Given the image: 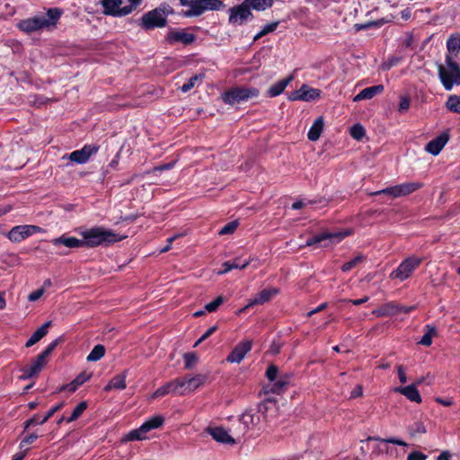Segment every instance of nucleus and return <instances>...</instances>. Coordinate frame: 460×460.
<instances>
[{
    "mask_svg": "<svg viewBox=\"0 0 460 460\" xmlns=\"http://www.w3.org/2000/svg\"><path fill=\"white\" fill-rule=\"evenodd\" d=\"M237 226L238 223L236 221L229 222L220 229L219 234L225 235L233 234L236 230Z\"/></svg>",
    "mask_w": 460,
    "mask_h": 460,
    "instance_id": "nucleus-49",
    "label": "nucleus"
},
{
    "mask_svg": "<svg viewBox=\"0 0 460 460\" xmlns=\"http://www.w3.org/2000/svg\"><path fill=\"white\" fill-rule=\"evenodd\" d=\"M207 380V376L199 374L193 376H186L179 378L181 395L193 393L196 389L201 386Z\"/></svg>",
    "mask_w": 460,
    "mask_h": 460,
    "instance_id": "nucleus-12",
    "label": "nucleus"
},
{
    "mask_svg": "<svg viewBox=\"0 0 460 460\" xmlns=\"http://www.w3.org/2000/svg\"><path fill=\"white\" fill-rule=\"evenodd\" d=\"M381 194L389 195L393 198L402 197L400 194L398 185L388 187V188H385V189H383L381 190H377V191L372 193V195H381Z\"/></svg>",
    "mask_w": 460,
    "mask_h": 460,
    "instance_id": "nucleus-44",
    "label": "nucleus"
},
{
    "mask_svg": "<svg viewBox=\"0 0 460 460\" xmlns=\"http://www.w3.org/2000/svg\"><path fill=\"white\" fill-rule=\"evenodd\" d=\"M166 40L171 44L181 42L188 45L195 40V35L185 31V30L170 29L166 35Z\"/></svg>",
    "mask_w": 460,
    "mask_h": 460,
    "instance_id": "nucleus-18",
    "label": "nucleus"
},
{
    "mask_svg": "<svg viewBox=\"0 0 460 460\" xmlns=\"http://www.w3.org/2000/svg\"><path fill=\"white\" fill-rule=\"evenodd\" d=\"M164 423V418L162 415H155L146 420L139 428L129 431L125 436L127 441H138L146 439V434L162 427Z\"/></svg>",
    "mask_w": 460,
    "mask_h": 460,
    "instance_id": "nucleus-7",
    "label": "nucleus"
},
{
    "mask_svg": "<svg viewBox=\"0 0 460 460\" xmlns=\"http://www.w3.org/2000/svg\"><path fill=\"white\" fill-rule=\"evenodd\" d=\"M80 385H77L75 383V380H73L71 383L66 385L65 386L62 387L63 390H66L69 393H74L77 390V388L79 387Z\"/></svg>",
    "mask_w": 460,
    "mask_h": 460,
    "instance_id": "nucleus-63",
    "label": "nucleus"
},
{
    "mask_svg": "<svg viewBox=\"0 0 460 460\" xmlns=\"http://www.w3.org/2000/svg\"><path fill=\"white\" fill-rule=\"evenodd\" d=\"M167 394H169V391H168V387H167L166 384H164V385L160 386L154 392L151 398L163 397Z\"/></svg>",
    "mask_w": 460,
    "mask_h": 460,
    "instance_id": "nucleus-55",
    "label": "nucleus"
},
{
    "mask_svg": "<svg viewBox=\"0 0 460 460\" xmlns=\"http://www.w3.org/2000/svg\"><path fill=\"white\" fill-rule=\"evenodd\" d=\"M18 27L22 31L27 33L40 31L46 28L44 16H34L28 19L22 20L18 23Z\"/></svg>",
    "mask_w": 460,
    "mask_h": 460,
    "instance_id": "nucleus-17",
    "label": "nucleus"
},
{
    "mask_svg": "<svg viewBox=\"0 0 460 460\" xmlns=\"http://www.w3.org/2000/svg\"><path fill=\"white\" fill-rule=\"evenodd\" d=\"M181 5L189 7L182 11L185 18L198 17L207 11H218L225 7L221 0H179Z\"/></svg>",
    "mask_w": 460,
    "mask_h": 460,
    "instance_id": "nucleus-2",
    "label": "nucleus"
},
{
    "mask_svg": "<svg viewBox=\"0 0 460 460\" xmlns=\"http://www.w3.org/2000/svg\"><path fill=\"white\" fill-rule=\"evenodd\" d=\"M266 376L270 382H274L277 378L279 377V369L276 366L270 365L266 371Z\"/></svg>",
    "mask_w": 460,
    "mask_h": 460,
    "instance_id": "nucleus-50",
    "label": "nucleus"
},
{
    "mask_svg": "<svg viewBox=\"0 0 460 460\" xmlns=\"http://www.w3.org/2000/svg\"><path fill=\"white\" fill-rule=\"evenodd\" d=\"M427 456L420 451H413L407 456V460H426Z\"/></svg>",
    "mask_w": 460,
    "mask_h": 460,
    "instance_id": "nucleus-57",
    "label": "nucleus"
},
{
    "mask_svg": "<svg viewBox=\"0 0 460 460\" xmlns=\"http://www.w3.org/2000/svg\"><path fill=\"white\" fill-rule=\"evenodd\" d=\"M422 186V183L417 181L404 182L398 185L401 196L409 195L420 189Z\"/></svg>",
    "mask_w": 460,
    "mask_h": 460,
    "instance_id": "nucleus-35",
    "label": "nucleus"
},
{
    "mask_svg": "<svg viewBox=\"0 0 460 460\" xmlns=\"http://www.w3.org/2000/svg\"><path fill=\"white\" fill-rule=\"evenodd\" d=\"M383 91L384 86L382 84L367 87L353 98V102H358L363 100H370L374 96L381 93Z\"/></svg>",
    "mask_w": 460,
    "mask_h": 460,
    "instance_id": "nucleus-27",
    "label": "nucleus"
},
{
    "mask_svg": "<svg viewBox=\"0 0 460 460\" xmlns=\"http://www.w3.org/2000/svg\"><path fill=\"white\" fill-rule=\"evenodd\" d=\"M180 236V234H175L170 238L167 239V244H165L164 247L161 248L160 249V253H164V252H168L170 249H171V245L172 243V242L177 239L178 237Z\"/></svg>",
    "mask_w": 460,
    "mask_h": 460,
    "instance_id": "nucleus-60",
    "label": "nucleus"
},
{
    "mask_svg": "<svg viewBox=\"0 0 460 460\" xmlns=\"http://www.w3.org/2000/svg\"><path fill=\"white\" fill-rule=\"evenodd\" d=\"M448 139H449L448 133L443 132L436 138L430 140L426 145L425 150L433 155H438L441 152V150L444 148L446 144L448 142Z\"/></svg>",
    "mask_w": 460,
    "mask_h": 460,
    "instance_id": "nucleus-20",
    "label": "nucleus"
},
{
    "mask_svg": "<svg viewBox=\"0 0 460 460\" xmlns=\"http://www.w3.org/2000/svg\"><path fill=\"white\" fill-rule=\"evenodd\" d=\"M51 243L54 246L64 245L70 249L84 248L82 239H78L74 236H67L66 234L52 239Z\"/></svg>",
    "mask_w": 460,
    "mask_h": 460,
    "instance_id": "nucleus-23",
    "label": "nucleus"
},
{
    "mask_svg": "<svg viewBox=\"0 0 460 460\" xmlns=\"http://www.w3.org/2000/svg\"><path fill=\"white\" fill-rule=\"evenodd\" d=\"M249 261H244L243 262H241L239 259H234L233 261H226L223 264L224 270L220 271L219 274L226 273L233 269H244L249 265Z\"/></svg>",
    "mask_w": 460,
    "mask_h": 460,
    "instance_id": "nucleus-36",
    "label": "nucleus"
},
{
    "mask_svg": "<svg viewBox=\"0 0 460 460\" xmlns=\"http://www.w3.org/2000/svg\"><path fill=\"white\" fill-rule=\"evenodd\" d=\"M446 106L450 111L460 114V95H450Z\"/></svg>",
    "mask_w": 460,
    "mask_h": 460,
    "instance_id": "nucleus-41",
    "label": "nucleus"
},
{
    "mask_svg": "<svg viewBox=\"0 0 460 460\" xmlns=\"http://www.w3.org/2000/svg\"><path fill=\"white\" fill-rule=\"evenodd\" d=\"M103 13L113 17H123L130 14V9L121 6L122 0H102Z\"/></svg>",
    "mask_w": 460,
    "mask_h": 460,
    "instance_id": "nucleus-13",
    "label": "nucleus"
},
{
    "mask_svg": "<svg viewBox=\"0 0 460 460\" xmlns=\"http://www.w3.org/2000/svg\"><path fill=\"white\" fill-rule=\"evenodd\" d=\"M289 383L290 376L288 375H281L274 382H271L270 385L265 386L264 392L266 394L272 393L276 394H280L288 389Z\"/></svg>",
    "mask_w": 460,
    "mask_h": 460,
    "instance_id": "nucleus-22",
    "label": "nucleus"
},
{
    "mask_svg": "<svg viewBox=\"0 0 460 460\" xmlns=\"http://www.w3.org/2000/svg\"><path fill=\"white\" fill-rule=\"evenodd\" d=\"M62 14L61 10L58 8H51L47 12V16H44L46 28L53 27L56 25L57 22L60 18Z\"/></svg>",
    "mask_w": 460,
    "mask_h": 460,
    "instance_id": "nucleus-34",
    "label": "nucleus"
},
{
    "mask_svg": "<svg viewBox=\"0 0 460 460\" xmlns=\"http://www.w3.org/2000/svg\"><path fill=\"white\" fill-rule=\"evenodd\" d=\"M447 51L456 55L460 51V35H451L447 41Z\"/></svg>",
    "mask_w": 460,
    "mask_h": 460,
    "instance_id": "nucleus-38",
    "label": "nucleus"
},
{
    "mask_svg": "<svg viewBox=\"0 0 460 460\" xmlns=\"http://www.w3.org/2000/svg\"><path fill=\"white\" fill-rule=\"evenodd\" d=\"M395 393L404 395L408 400L413 402H421V396L416 387V385L407 386H398L394 389Z\"/></svg>",
    "mask_w": 460,
    "mask_h": 460,
    "instance_id": "nucleus-24",
    "label": "nucleus"
},
{
    "mask_svg": "<svg viewBox=\"0 0 460 460\" xmlns=\"http://www.w3.org/2000/svg\"><path fill=\"white\" fill-rule=\"evenodd\" d=\"M349 234L348 232H334V233H323L316 234L306 240V246L316 245L318 247H326L329 244L339 243L345 236Z\"/></svg>",
    "mask_w": 460,
    "mask_h": 460,
    "instance_id": "nucleus-11",
    "label": "nucleus"
},
{
    "mask_svg": "<svg viewBox=\"0 0 460 460\" xmlns=\"http://www.w3.org/2000/svg\"><path fill=\"white\" fill-rule=\"evenodd\" d=\"M261 420V414L258 411L254 410H249L244 411L240 418V421L244 426V429L246 430H260Z\"/></svg>",
    "mask_w": 460,
    "mask_h": 460,
    "instance_id": "nucleus-15",
    "label": "nucleus"
},
{
    "mask_svg": "<svg viewBox=\"0 0 460 460\" xmlns=\"http://www.w3.org/2000/svg\"><path fill=\"white\" fill-rule=\"evenodd\" d=\"M350 136L356 140H361L365 136V128L360 124H356L350 128Z\"/></svg>",
    "mask_w": 460,
    "mask_h": 460,
    "instance_id": "nucleus-45",
    "label": "nucleus"
},
{
    "mask_svg": "<svg viewBox=\"0 0 460 460\" xmlns=\"http://www.w3.org/2000/svg\"><path fill=\"white\" fill-rule=\"evenodd\" d=\"M252 349V341H243L237 344L231 353L227 357V361L231 363H240L246 354Z\"/></svg>",
    "mask_w": 460,
    "mask_h": 460,
    "instance_id": "nucleus-19",
    "label": "nucleus"
},
{
    "mask_svg": "<svg viewBox=\"0 0 460 460\" xmlns=\"http://www.w3.org/2000/svg\"><path fill=\"white\" fill-rule=\"evenodd\" d=\"M293 79L294 76L291 75L273 84L268 90L269 96L276 97L281 94Z\"/></svg>",
    "mask_w": 460,
    "mask_h": 460,
    "instance_id": "nucleus-28",
    "label": "nucleus"
},
{
    "mask_svg": "<svg viewBox=\"0 0 460 460\" xmlns=\"http://www.w3.org/2000/svg\"><path fill=\"white\" fill-rule=\"evenodd\" d=\"M127 371H124L121 374L115 376L104 387V391L109 392L112 389L124 390L127 387Z\"/></svg>",
    "mask_w": 460,
    "mask_h": 460,
    "instance_id": "nucleus-29",
    "label": "nucleus"
},
{
    "mask_svg": "<svg viewBox=\"0 0 460 460\" xmlns=\"http://www.w3.org/2000/svg\"><path fill=\"white\" fill-rule=\"evenodd\" d=\"M367 439L380 441V442H384V443L394 444V445L402 446V447L408 446V444L406 442H404L403 440L399 439V438H381L379 437H369Z\"/></svg>",
    "mask_w": 460,
    "mask_h": 460,
    "instance_id": "nucleus-46",
    "label": "nucleus"
},
{
    "mask_svg": "<svg viewBox=\"0 0 460 460\" xmlns=\"http://www.w3.org/2000/svg\"><path fill=\"white\" fill-rule=\"evenodd\" d=\"M44 293V288H39L37 290H34L29 294L28 300L30 302H35L39 300L43 296Z\"/></svg>",
    "mask_w": 460,
    "mask_h": 460,
    "instance_id": "nucleus-56",
    "label": "nucleus"
},
{
    "mask_svg": "<svg viewBox=\"0 0 460 460\" xmlns=\"http://www.w3.org/2000/svg\"><path fill=\"white\" fill-rule=\"evenodd\" d=\"M258 95L259 90L254 87H235L223 93L222 100L226 104L234 105L257 97Z\"/></svg>",
    "mask_w": 460,
    "mask_h": 460,
    "instance_id": "nucleus-8",
    "label": "nucleus"
},
{
    "mask_svg": "<svg viewBox=\"0 0 460 460\" xmlns=\"http://www.w3.org/2000/svg\"><path fill=\"white\" fill-rule=\"evenodd\" d=\"M173 13L168 4H162L155 9L146 13L141 17V26L146 30L163 28L167 23V16Z\"/></svg>",
    "mask_w": 460,
    "mask_h": 460,
    "instance_id": "nucleus-3",
    "label": "nucleus"
},
{
    "mask_svg": "<svg viewBox=\"0 0 460 460\" xmlns=\"http://www.w3.org/2000/svg\"><path fill=\"white\" fill-rule=\"evenodd\" d=\"M63 405H64L63 402H61L59 404L55 405L51 409H49V411L46 413V415L41 420H40V418H39V416L37 414L34 415L30 420H26L24 428L28 429V428H30L31 426H33V425L44 424L45 422L48 421L49 419H50L55 414V412L59 411L63 407Z\"/></svg>",
    "mask_w": 460,
    "mask_h": 460,
    "instance_id": "nucleus-26",
    "label": "nucleus"
},
{
    "mask_svg": "<svg viewBox=\"0 0 460 460\" xmlns=\"http://www.w3.org/2000/svg\"><path fill=\"white\" fill-rule=\"evenodd\" d=\"M198 358L194 353L184 354L185 368L190 369L197 362Z\"/></svg>",
    "mask_w": 460,
    "mask_h": 460,
    "instance_id": "nucleus-53",
    "label": "nucleus"
},
{
    "mask_svg": "<svg viewBox=\"0 0 460 460\" xmlns=\"http://www.w3.org/2000/svg\"><path fill=\"white\" fill-rule=\"evenodd\" d=\"M75 231L80 236H82L84 248H94L102 245H110L122 241L127 237L103 226H93L91 228L80 227Z\"/></svg>",
    "mask_w": 460,
    "mask_h": 460,
    "instance_id": "nucleus-1",
    "label": "nucleus"
},
{
    "mask_svg": "<svg viewBox=\"0 0 460 460\" xmlns=\"http://www.w3.org/2000/svg\"><path fill=\"white\" fill-rule=\"evenodd\" d=\"M363 260V257L361 255L356 256L355 258L351 259L348 262L344 263L341 267L342 271L347 272L356 267L358 263H360Z\"/></svg>",
    "mask_w": 460,
    "mask_h": 460,
    "instance_id": "nucleus-48",
    "label": "nucleus"
},
{
    "mask_svg": "<svg viewBox=\"0 0 460 460\" xmlns=\"http://www.w3.org/2000/svg\"><path fill=\"white\" fill-rule=\"evenodd\" d=\"M104 346L98 344L94 346L92 351L89 353V355L87 356V360L92 362L98 361L104 356Z\"/></svg>",
    "mask_w": 460,
    "mask_h": 460,
    "instance_id": "nucleus-40",
    "label": "nucleus"
},
{
    "mask_svg": "<svg viewBox=\"0 0 460 460\" xmlns=\"http://www.w3.org/2000/svg\"><path fill=\"white\" fill-rule=\"evenodd\" d=\"M206 432L209 434L217 442L234 445L235 440L222 427H208Z\"/></svg>",
    "mask_w": 460,
    "mask_h": 460,
    "instance_id": "nucleus-21",
    "label": "nucleus"
},
{
    "mask_svg": "<svg viewBox=\"0 0 460 460\" xmlns=\"http://www.w3.org/2000/svg\"><path fill=\"white\" fill-rule=\"evenodd\" d=\"M43 229L34 225H19L11 228L5 234L6 238L14 243H19L37 233H42Z\"/></svg>",
    "mask_w": 460,
    "mask_h": 460,
    "instance_id": "nucleus-10",
    "label": "nucleus"
},
{
    "mask_svg": "<svg viewBox=\"0 0 460 460\" xmlns=\"http://www.w3.org/2000/svg\"><path fill=\"white\" fill-rule=\"evenodd\" d=\"M166 385L168 387L169 394L181 395L179 378L166 383Z\"/></svg>",
    "mask_w": 460,
    "mask_h": 460,
    "instance_id": "nucleus-47",
    "label": "nucleus"
},
{
    "mask_svg": "<svg viewBox=\"0 0 460 460\" xmlns=\"http://www.w3.org/2000/svg\"><path fill=\"white\" fill-rule=\"evenodd\" d=\"M50 324L51 322H46L40 328H38L26 341V347H31L32 345L40 341L48 333V329L50 326Z\"/></svg>",
    "mask_w": 460,
    "mask_h": 460,
    "instance_id": "nucleus-30",
    "label": "nucleus"
},
{
    "mask_svg": "<svg viewBox=\"0 0 460 460\" xmlns=\"http://www.w3.org/2000/svg\"><path fill=\"white\" fill-rule=\"evenodd\" d=\"M58 343V340L50 342L48 347L40 354L38 357L32 360V362L21 368V372L22 373L21 377L22 379H29L32 376L38 375L41 369L46 366L48 360V357L51 354V352L55 349Z\"/></svg>",
    "mask_w": 460,
    "mask_h": 460,
    "instance_id": "nucleus-5",
    "label": "nucleus"
},
{
    "mask_svg": "<svg viewBox=\"0 0 460 460\" xmlns=\"http://www.w3.org/2000/svg\"><path fill=\"white\" fill-rule=\"evenodd\" d=\"M398 377L401 383L404 384L407 382L406 374L402 366L397 367Z\"/></svg>",
    "mask_w": 460,
    "mask_h": 460,
    "instance_id": "nucleus-64",
    "label": "nucleus"
},
{
    "mask_svg": "<svg viewBox=\"0 0 460 460\" xmlns=\"http://www.w3.org/2000/svg\"><path fill=\"white\" fill-rule=\"evenodd\" d=\"M86 408H87L86 402H81L74 409L71 416L66 419V421L67 422H72V421H75V420H77L83 414V412L86 410Z\"/></svg>",
    "mask_w": 460,
    "mask_h": 460,
    "instance_id": "nucleus-43",
    "label": "nucleus"
},
{
    "mask_svg": "<svg viewBox=\"0 0 460 460\" xmlns=\"http://www.w3.org/2000/svg\"><path fill=\"white\" fill-rule=\"evenodd\" d=\"M279 26V22H271V23H269V24H266L265 26H263V28L261 29L262 30V33H264L265 35L270 33V32H273Z\"/></svg>",
    "mask_w": 460,
    "mask_h": 460,
    "instance_id": "nucleus-58",
    "label": "nucleus"
},
{
    "mask_svg": "<svg viewBox=\"0 0 460 460\" xmlns=\"http://www.w3.org/2000/svg\"><path fill=\"white\" fill-rule=\"evenodd\" d=\"M143 0H128V4L126 5L127 9H130V13L135 11L137 6L141 4Z\"/></svg>",
    "mask_w": 460,
    "mask_h": 460,
    "instance_id": "nucleus-61",
    "label": "nucleus"
},
{
    "mask_svg": "<svg viewBox=\"0 0 460 460\" xmlns=\"http://www.w3.org/2000/svg\"><path fill=\"white\" fill-rule=\"evenodd\" d=\"M399 305L390 302L373 311V314L376 316H392L399 314Z\"/></svg>",
    "mask_w": 460,
    "mask_h": 460,
    "instance_id": "nucleus-31",
    "label": "nucleus"
},
{
    "mask_svg": "<svg viewBox=\"0 0 460 460\" xmlns=\"http://www.w3.org/2000/svg\"><path fill=\"white\" fill-rule=\"evenodd\" d=\"M438 76L447 91L452 90L455 85H460V67L451 56H447L445 66H438Z\"/></svg>",
    "mask_w": 460,
    "mask_h": 460,
    "instance_id": "nucleus-4",
    "label": "nucleus"
},
{
    "mask_svg": "<svg viewBox=\"0 0 460 460\" xmlns=\"http://www.w3.org/2000/svg\"><path fill=\"white\" fill-rule=\"evenodd\" d=\"M425 333L421 337V339L419 341V344L424 345V346H430L432 343V338L437 334V330L432 325H426L425 327Z\"/></svg>",
    "mask_w": 460,
    "mask_h": 460,
    "instance_id": "nucleus-37",
    "label": "nucleus"
},
{
    "mask_svg": "<svg viewBox=\"0 0 460 460\" xmlns=\"http://www.w3.org/2000/svg\"><path fill=\"white\" fill-rule=\"evenodd\" d=\"M386 22H387L386 20L379 19L376 21L367 22L365 23H356L354 27H355L356 31H359L367 30V29H371V28H379Z\"/></svg>",
    "mask_w": 460,
    "mask_h": 460,
    "instance_id": "nucleus-39",
    "label": "nucleus"
},
{
    "mask_svg": "<svg viewBox=\"0 0 460 460\" xmlns=\"http://www.w3.org/2000/svg\"><path fill=\"white\" fill-rule=\"evenodd\" d=\"M202 77H203L202 75H195L191 76L188 80V82H186L185 84H183L181 86V92L188 93L189 91H190L192 88H194L197 85V84L201 83Z\"/></svg>",
    "mask_w": 460,
    "mask_h": 460,
    "instance_id": "nucleus-42",
    "label": "nucleus"
},
{
    "mask_svg": "<svg viewBox=\"0 0 460 460\" xmlns=\"http://www.w3.org/2000/svg\"><path fill=\"white\" fill-rule=\"evenodd\" d=\"M321 91L316 88L310 87L306 84L302 85L298 90L292 92L288 99L290 101L311 102L320 97Z\"/></svg>",
    "mask_w": 460,
    "mask_h": 460,
    "instance_id": "nucleus-14",
    "label": "nucleus"
},
{
    "mask_svg": "<svg viewBox=\"0 0 460 460\" xmlns=\"http://www.w3.org/2000/svg\"><path fill=\"white\" fill-rule=\"evenodd\" d=\"M224 302V299L222 296H217L215 300H213L212 302L210 303H208L206 305H205V309L208 311V312H215L220 305H222V303Z\"/></svg>",
    "mask_w": 460,
    "mask_h": 460,
    "instance_id": "nucleus-51",
    "label": "nucleus"
},
{
    "mask_svg": "<svg viewBox=\"0 0 460 460\" xmlns=\"http://www.w3.org/2000/svg\"><path fill=\"white\" fill-rule=\"evenodd\" d=\"M228 13V22L234 26H241L253 19V14L252 11H250L245 0L238 5L229 8Z\"/></svg>",
    "mask_w": 460,
    "mask_h": 460,
    "instance_id": "nucleus-9",
    "label": "nucleus"
},
{
    "mask_svg": "<svg viewBox=\"0 0 460 460\" xmlns=\"http://www.w3.org/2000/svg\"><path fill=\"white\" fill-rule=\"evenodd\" d=\"M323 129V119L322 117L317 118L311 128L308 130L307 137L311 141H316L319 139Z\"/></svg>",
    "mask_w": 460,
    "mask_h": 460,
    "instance_id": "nucleus-32",
    "label": "nucleus"
},
{
    "mask_svg": "<svg viewBox=\"0 0 460 460\" xmlns=\"http://www.w3.org/2000/svg\"><path fill=\"white\" fill-rule=\"evenodd\" d=\"M278 289L270 288L263 289L260 293H258L253 298L250 299L246 307H252L257 305H262L270 300V298L278 294Z\"/></svg>",
    "mask_w": 460,
    "mask_h": 460,
    "instance_id": "nucleus-25",
    "label": "nucleus"
},
{
    "mask_svg": "<svg viewBox=\"0 0 460 460\" xmlns=\"http://www.w3.org/2000/svg\"><path fill=\"white\" fill-rule=\"evenodd\" d=\"M400 61H401V58H398V57L389 58L386 61H385L383 63L382 67H383L384 70H389L393 66H394L397 64H399Z\"/></svg>",
    "mask_w": 460,
    "mask_h": 460,
    "instance_id": "nucleus-54",
    "label": "nucleus"
},
{
    "mask_svg": "<svg viewBox=\"0 0 460 460\" xmlns=\"http://www.w3.org/2000/svg\"><path fill=\"white\" fill-rule=\"evenodd\" d=\"M250 11H264L270 8L273 5L274 0H245Z\"/></svg>",
    "mask_w": 460,
    "mask_h": 460,
    "instance_id": "nucleus-33",
    "label": "nucleus"
},
{
    "mask_svg": "<svg viewBox=\"0 0 460 460\" xmlns=\"http://www.w3.org/2000/svg\"><path fill=\"white\" fill-rule=\"evenodd\" d=\"M98 149L99 147L95 145H85L83 148L72 152L69 155V159L79 164H84L97 153Z\"/></svg>",
    "mask_w": 460,
    "mask_h": 460,
    "instance_id": "nucleus-16",
    "label": "nucleus"
},
{
    "mask_svg": "<svg viewBox=\"0 0 460 460\" xmlns=\"http://www.w3.org/2000/svg\"><path fill=\"white\" fill-rule=\"evenodd\" d=\"M426 431V428L422 422H415L410 429V432L412 436L424 434Z\"/></svg>",
    "mask_w": 460,
    "mask_h": 460,
    "instance_id": "nucleus-52",
    "label": "nucleus"
},
{
    "mask_svg": "<svg viewBox=\"0 0 460 460\" xmlns=\"http://www.w3.org/2000/svg\"><path fill=\"white\" fill-rule=\"evenodd\" d=\"M422 259L417 256H410L401 261V263L390 274L391 280L403 282L409 279L413 272L421 264Z\"/></svg>",
    "mask_w": 460,
    "mask_h": 460,
    "instance_id": "nucleus-6",
    "label": "nucleus"
},
{
    "mask_svg": "<svg viewBox=\"0 0 460 460\" xmlns=\"http://www.w3.org/2000/svg\"><path fill=\"white\" fill-rule=\"evenodd\" d=\"M363 394V388L361 385H357L350 393V398L355 399L358 397L362 396Z\"/></svg>",
    "mask_w": 460,
    "mask_h": 460,
    "instance_id": "nucleus-62",
    "label": "nucleus"
},
{
    "mask_svg": "<svg viewBox=\"0 0 460 460\" xmlns=\"http://www.w3.org/2000/svg\"><path fill=\"white\" fill-rule=\"evenodd\" d=\"M90 377H91L90 374L83 372L80 375H78L74 380L75 381V383L77 385H81L84 383H85L87 380H89Z\"/></svg>",
    "mask_w": 460,
    "mask_h": 460,
    "instance_id": "nucleus-59",
    "label": "nucleus"
}]
</instances>
